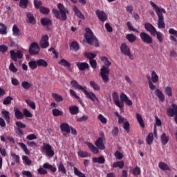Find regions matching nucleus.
<instances>
[{"instance_id":"41","label":"nucleus","mask_w":177,"mask_h":177,"mask_svg":"<svg viewBox=\"0 0 177 177\" xmlns=\"http://www.w3.org/2000/svg\"><path fill=\"white\" fill-rule=\"evenodd\" d=\"M52 97H53V99H55V102H57L58 103L60 102H63V97L57 93H52Z\"/></svg>"},{"instance_id":"39","label":"nucleus","mask_w":177,"mask_h":177,"mask_svg":"<svg viewBox=\"0 0 177 177\" xmlns=\"http://www.w3.org/2000/svg\"><path fill=\"white\" fill-rule=\"evenodd\" d=\"M6 26L3 24V23H0V34L2 35H6L8 34V30Z\"/></svg>"},{"instance_id":"30","label":"nucleus","mask_w":177,"mask_h":177,"mask_svg":"<svg viewBox=\"0 0 177 177\" xmlns=\"http://www.w3.org/2000/svg\"><path fill=\"white\" fill-rule=\"evenodd\" d=\"M160 140H161L162 145L165 146V145H167V143L169 142V137L167 136V133H162V134L160 136Z\"/></svg>"},{"instance_id":"56","label":"nucleus","mask_w":177,"mask_h":177,"mask_svg":"<svg viewBox=\"0 0 177 177\" xmlns=\"http://www.w3.org/2000/svg\"><path fill=\"white\" fill-rule=\"evenodd\" d=\"M12 100H13V97H12L11 96H8L3 101V104H4L5 106H8V104H10V103H12Z\"/></svg>"},{"instance_id":"36","label":"nucleus","mask_w":177,"mask_h":177,"mask_svg":"<svg viewBox=\"0 0 177 177\" xmlns=\"http://www.w3.org/2000/svg\"><path fill=\"white\" fill-rule=\"evenodd\" d=\"M136 119L141 128H145V122L143 121V118H142L140 113H136Z\"/></svg>"},{"instance_id":"52","label":"nucleus","mask_w":177,"mask_h":177,"mask_svg":"<svg viewBox=\"0 0 177 177\" xmlns=\"http://www.w3.org/2000/svg\"><path fill=\"white\" fill-rule=\"evenodd\" d=\"M23 114H24V117L32 118V113H31V112H30V111H28V109H24L23 110Z\"/></svg>"},{"instance_id":"10","label":"nucleus","mask_w":177,"mask_h":177,"mask_svg":"<svg viewBox=\"0 0 177 177\" xmlns=\"http://www.w3.org/2000/svg\"><path fill=\"white\" fill-rule=\"evenodd\" d=\"M82 92L86 96V98L91 100V102H95L96 100V102H99V98H97L96 94H95L93 92L86 91V88H84V91Z\"/></svg>"},{"instance_id":"12","label":"nucleus","mask_w":177,"mask_h":177,"mask_svg":"<svg viewBox=\"0 0 177 177\" xmlns=\"http://www.w3.org/2000/svg\"><path fill=\"white\" fill-rule=\"evenodd\" d=\"M29 53L30 55H38L39 53V46H38V43L33 42L30 44Z\"/></svg>"},{"instance_id":"25","label":"nucleus","mask_w":177,"mask_h":177,"mask_svg":"<svg viewBox=\"0 0 177 177\" xmlns=\"http://www.w3.org/2000/svg\"><path fill=\"white\" fill-rule=\"evenodd\" d=\"M158 167L162 171H171V167H169V166L164 162H160L158 163Z\"/></svg>"},{"instance_id":"46","label":"nucleus","mask_w":177,"mask_h":177,"mask_svg":"<svg viewBox=\"0 0 177 177\" xmlns=\"http://www.w3.org/2000/svg\"><path fill=\"white\" fill-rule=\"evenodd\" d=\"M127 39H128L129 41L130 42H135L136 41V35L134 34H128L126 36Z\"/></svg>"},{"instance_id":"38","label":"nucleus","mask_w":177,"mask_h":177,"mask_svg":"<svg viewBox=\"0 0 177 177\" xmlns=\"http://www.w3.org/2000/svg\"><path fill=\"white\" fill-rule=\"evenodd\" d=\"M1 114L3 116L4 120H6V122H9L10 121V115L9 111L5 110L1 111Z\"/></svg>"},{"instance_id":"1","label":"nucleus","mask_w":177,"mask_h":177,"mask_svg":"<svg viewBox=\"0 0 177 177\" xmlns=\"http://www.w3.org/2000/svg\"><path fill=\"white\" fill-rule=\"evenodd\" d=\"M151 6L153 7V10H155L157 16H158V28H165V22H164V15L163 14L167 13V10L165 8H160L157 4H155L154 2L151 1L149 2Z\"/></svg>"},{"instance_id":"35","label":"nucleus","mask_w":177,"mask_h":177,"mask_svg":"<svg viewBox=\"0 0 177 177\" xmlns=\"http://www.w3.org/2000/svg\"><path fill=\"white\" fill-rule=\"evenodd\" d=\"M58 64H59V66H63L64 67H71V64L64 59H62L60 61H59Z\"/></svg>"},{"instance_id":"42","label":"nucleus","mask_w":177,"mask_h":177,"mask_svg":"<svg viewBox=\"0 0 177 177\" xmlns=\"http://www.w3.org/2000/svg\"><path fill=\"white\" fill-rule=\"evenodd\" d=\"M77 154L79 157H81V158H86V157L91 156V154H89V153L81 150L78 151Z\"/></svg>"},{"instance_id":"44","label":"nucleus","mask_w":177,"mask_h":177,"mask_svg":"<svg viewBox=\"0 0 177 177\" xmlns=\"http://www.w3.org/2000/svg\"><path fill=\"white\" fill-rule=\"evenodd\" d=\"M73 169H74V174L76 176H78V177H86V176H85V174L84 173H82L80 171H79V169L77 167H74Z\"/></svg>"},{"instance_id":"11","label":"nucleus","mask_w":177,"mask_h":177,"mask_svg":"<svg viewBox=\"0 0 177 177\" xmlns=\"http://www.w3.org/2000/svg\"><path fill=\"white\" fill-rule=\"evenodd\" d=\"M112 97L114 100V103L117 107H119V109H123L124 107V102H120V96H118V93L117 92H113L112 93Z\"/></svg>"},{"instance_id":"2","label":"nucleus","mask_w":177,"mask_h":177,"mask_svg":"<svg viewBox=\"0 0 177 177\" xmlns=\"http://www.w3.org/2000/svg\"><path fill=\"white\" fill-rule=\"evenodd\" d=\"M102 62L105 64L100 69V75L104 84L107 83L109 81V75H110V69L109 68L110 66H111V62L109 61V58L107 57H101Z\"/></svg>"},{"instance_id":"59","label":"nucleus","mask_w":177,"mask_h":177,"mask_svg":"<svg viewBox=\"0 0 177 177\" xmlns=\"http://www.w3.org/2000/svg\"><path fill=\"white\" fill-rule=\"evenodd\" d=\"M127 26L128 28V30H129L130 31H134V32H139V30L133 28V26H132V24H131V21H128L127 23Z\"/></svg>"},{"instance_id":"47","label":"nucleus","mask_w":177,"mask_h":177,"mask_svg":"<svg viewBox=\"0 0 177 177\" xmlns=\"http://www.w3.org/2000/svg\"><path fill=\"white\" fill-rule=\"evenodd\" d=\"M90 86L94 89V91H100V86L95 82V81H91Z\"/></svg>"},{"instance_id":"5","label":"nucleus","mask_w":177,"mask_h":177,"mask_svg":"<svg viewBox=\"0 0 177 177\" xmlns=\"http://www.w3.org/2000/svg\"><path fill=\"white\" fill-rule=\"evenodd\" d=\"M121 53H123L125 56H129L130 59H133L132 54L131 53V48L126 44V43H122L120 46Z\"/></svg>"},{"instance_id":"26","label":"nucleus","mask_w":177,"mask_h":177,"mask_svg":"<svg viewBox=\"0 0 177 177\" xmlns=\"http://www.w3.org/2000/svg\"><path fill=\"white\" fill-rule=\"evenodd\" d=\"M41 23L44 27H49V26H52V21L49 19V18H42L41 19Z\"/></svg>"},{"instance_id":"63","label":"nucleus","mask_w":177,"mask_h":177,"mask_svg":"<svg viewBox=\"0 0 177 177\" xmlns=\"http://www.w3.org/2000/svg\"><path fill=\"white\" fill-rule=\"evenodd\" d=\"M123 128H124V131L127 132V133H129V132H130V129H129V128H130L129 122H128V121L124 122Z\"/></svg>"},{"instance_id":"60","label":"nucleus","mask_w":177,"mask_h":177,"mask_svg":"<svg viewBox=\"0 0 177 177\" xmlns=\"http://www.w3.org/2000/svg\"><path fill=\"white\" fill-rule=\"evenodd\" d=\"M9 70L10 71H11V73H17L18 71V69L17 68H16V66H15V64H13V62H11L10 64V66H9Z\"/></svg>"},{"instance_id":"31","label":"nucleus","mask_w":177,"mask_h":177,"mask_svg":"<svg viewBox=\"0 0 177 177\" xmlns=\"http://www.w3.org/2000/svg\"><path fill=\"white\" fill-rule=\"evenodd\" d=\"M156 35L158 41H159V42L161 44V42L164 41V35L161 32L156 30V32L152 35V37H156Z\"/></svg>"},{"instance_id":"53","label":"nucleus","mask_w":177,"mask_h":177,"mask_svg":"<svg viewBox=\"0 0 177 177\" xmlns=\"http://www.w3.org/2000/svg\"><path fill=\"white\" fill-rule=\"evenodd\" d=\"M58 171L59 172H62V174H64V175H66L67 174V170H66V167H64V165L61 163L58 166Z\"/></svg>"},{"instance_id":"19","label":"nucleus","mask_w":177,"mask_h":177,"mask_svg":"<svg viewBox=\"0 0 177 177\" xmlns=\"http://www.w3.org/2000/svg\"><path fill=\"white\" fill-rule=\"evenodd\" d=\"M75 64L80 71H85V70L89 68V64L86 62H76Z\"/></svg>"},{"instance_id":"37","label":"nucleus","mask_w":177,"mask_h":177,"mask_svg":"<svg viewBox=\"0 0 177 177\" xmlns=\"http://www.w3.org/2000/svg\"><path fill=\"white\" fill-rule=\"evenodd\" d=\"M154 140V136L153 133H149L146 138V142L147 145H153V142Z\"/></svg>"},{"instance_id":"50","label":"nucleus","mask_w":177,"mask_h":177,"mask_svg":"<svg viewBox=\"0 0 177 177\" xmlns=\"http://www.w3.org/2000/svg\"><path fill=\"white\" fill-rule=\"evenodd\" d=\"M97 120L100 121L102 124H107V118L104 117L102 114H99L97 116Z\"/></svg>"},{"instance_id":"20","label":"nucleus","mask_w":177,"mask_h":177,"mask_svg":"<svg viewBox=\"0 0 177 177\" xmlns=\"http://www.w3.org/2000/svg\"><path fill=\"white\" fill-rule=\"evenodd\" d=\"M95 146L100 149V150H104L106 147L104 146V143L103 142V138L99 137L95 143Z\"/></svg>"},{"instance_id":"21","label":"nucleus","mask_w":177,"mask_h":177,"mask_svg":"<svg viewBox=\"0 0 177 177\" xmlns=\"http://www.w3.org/2000/svg\"><path fill=\"white\" fill-rule=\"evenodd\" d=\"M155 95L158 97L160 102H165V95H164V93L160 89H156Z\"/></svg>"},{"instance_id":"3","label":"nucleus","mask_w":177,"mask_h":177,"mask_svg":"<svg viewBox=\"0 0 177 177\" xmlns=\"http://www.w3.org/2000/svg\"><path fill=\"white\" fill-rule=\"evenodd\" d=\"M57 8L59 11L55 8H53L52 10L56 19L58 20H62L63 21L67 20V13H68V10L66 9L64 6H63V4L61 3L57 4Z\"/></svg>"},{"instance_id":"54","label":"nucleus","mask_w":177,"mask_h":177,"mask_svg":"<svg viewBox=\"0 0 177 177\" xmlns=\"http://www.w3.org/2000/svg\"><path fill=\"white\" fill-rule=\"evenodd\" d=\"M18 145H19V146H20V147H21V149H23L24 151L26 154H30V151L27 148V146L26 145V144H24L23 142H19Z\"/></svg>"},{"instance_id":"28","label":"nucleus","mask_w":177,"mask_h":177,"mask_svg":"<svg viewBox=\"0 0 177 177\" xmlns=\"http://www.w3.org/2000/svg\"><path fill=\"white\" fill-rule=\"evenodd\" d=\"M93 162H97V164H104L106 162V159L103 156H101L98 158H93Z\"/></svg>"},{"instance_id":"33","label":"nucleus","mask_w":177,"mask_h":177,"mask_svg":"<svg viewBox=\"0 0 177 177\" xmlns=\"http://www.w3.org/2000/svg\"><path fill=\"white\" fill-rule=\"evenodd\" d=\"M37 64L39 67H48V62L44 59H39L37 60Z\"/></svg>"},{"instance_id":"24","label":"nucleus","mask_w":177,"mask_h":177,"mask_svg":"<svg viewBox=\"0 0 177 177\" xmlns=\"http://www.w3.org/2000/svg\"><path fill=\"white\" fill-rule=\"evenodd\" d=\"M71 50H74V52H78L80 50V44L78 42L73 41L70 44Z\"/></svg>"},{"instance_id":"49","label":"nucleus","mask_w":177,"mask_h":177,"mask_svg":"<svg viewBox=\"0 0 177 177\" xmlns=\"http://www.w3.org/2000/svg\"><path fill=\"white\" fill-rule=\"evenodd\" d=\"M151 80L152 82L156 84V82H158V75H157V73L156 71H152L151 73Z\"/></svg>"},{"instance_id":"14","label":"nucleus","mask_w":177,"mask_h":177,"mask_svg":"<svg viewBox=\"0 0 177 177\" xmlns=\"http://www.w3.org/2000/svg\"><path fill=\"white\" fill-rule=\"evenodd\" d=\"M26 23L28 24H37V19H35V17H34V14H32L31 12H28L26 14Z\"/></svg>"},{"instance_id":"7","label":"nucleus","mask_w":177,"mask_h":177,"mask_svg":"<svg viewBox=\"0 0 177 177\" xmlns=\"http://www.w3.org/2000/svg\"><path fill=\"white\" fill-rule=\"evenodd\" d=\"M43 151L46 152L48 157H53L55 156V151L52 149V146L49 144L44 143Z\"/></svg>"},{"instance_id":"57","label":"nucleus","mask_w":177,"mask_h":177,"mask_svg":"<svg viewBox=\"0 0 177 177\" xmlns=\"http://www.w3.org/2000/svg\"><path fill=\"white\" fill-rule=\"evenodd\" d=\"M85 57H86L87 59H89V61L91 60H93L95 59V57H96V55L93 54L92 53H86L84 54Z\"/></svg>"},{"instance_id":"8","label":"nucleus","mask_w":177,"mask_h":177,"mask_svg":"<svg viewBox=\"0 0 177 177\" xmlns=\"http://www.w3.org/2000/svg\"><path fill=\"white\" fill-rule=\"evenodd\" d=\"M140 37L145 44H153V37L145 32H142L140 35Z\"/></svg>"},{"instance_id":"43","label":"nucleus","mask_w":177,"mask_h":177,"mask_svg":"<svg viewBox=\"0 0 177 177\" xmlns=\"http://www.w3.org/2000/svg\"><path fill=\"white\" fill-rule=\"evenodd\" d=\"M113 168H120L122 169L124 168V162L123 161H118L115 162L113 164Z\"/></svg>"},{"instance_id":"29","label":"nucleus","mask_w":177,"mask_h":177,"mask_svg":"<svg viewBox=\"0 0 177 177\" xmlns=\"http://www.w3.org/2000/svg\"><path fill=\"white\" fill-rule=\"evenodd\" d=\"M88 149L91 150V151H92V153H93V154H97V153H99V149H97V147H95V145H93V144L91 143V142H87L86 143Z\"/></svg>"},{"instance_id":"23","label":"nucleus","mask_w":177,"mask_h":177,"mask_svg":"<svg viewBox=\"0 0 177 177\" xmlns=\"http://www.w3.org/2000/svg\"><path fill=\"white\" fill-rule=\"evenodd\" d=\"M69 112L72 115H77L80 113V108L76 105L69 106Z\"/></svg>"},{"instance_id":"27","label":"nucleus","mask_w":177,"mask_h":177,"mask_svg":"<svg viewBox=\"0 0 177 177\" xmlns=\"http://www.w3.org/2000/svg\"><path fill=\"white\" fill-rule=\"evenodd\" d=\"M14 111L15 117L17 120H23V118H24V113L19 109H15Z\"/></svg>"},{"instance_id":"13","label":"nucleus","mask_w":177,"mask_h":177,"mask_svg":"<svg viewBox=\"0 0 177 177\" xmlns=\"http://www.w3.org/2000/svg\"><path fill=\"white\" fill-rule=\"evenodd\" d=\"M95 15L98 17V20H100V21H102V23H104V21H106L108 19L107 14H106L104 11L97 10L95 11Z\"/></svg>"},{"instance_id":"58","label":"nucleus","mask_w":177,"mask_h":177,"mask_svg":"<svg viewBox=\"0 0 177 177\" xmlns=\"http://www.w3.org/2000/svg\"><path fill=\"white\" fill-rule=\"evenodd\" d=\"M165 93L169 96V97H171L172 96V88L169 86H167L165 88Z\"/></svg>"},{"instance_id":"32","label":"nucleus","mask_w":177,"mask_h":177,"mask_svg":"<svg viewBox=\"0 0 177 177\" xmlns=\"http://www.w3.org/2000/svg\"><path fill=\"white\" fill-rule=\"evenodd\" d=\"M43 168H44V169H50V171H51V172H56V171H57V169L55 167H53L52 165H50L49 163H44L43 165Z\"/></svg>"},{"instance_id":"17","label":"nucleus","mask_w":177,"mask_h":177,"mask_svg":"<svg viewBox=\"0 0 177 177\" xmlns=\"http://www.w3.org/2000/svg\"><path fill=\"white\" fill-rule=\"evenodd\" d=\"M145 28L147 30V31L150 32L151 35H154V33L157 32V29H156V27H154V26L150 23H145Z\"/></svg>"},{"instance_id":"22","label":"nucleus","mask_w":177,"mask_h":177,"mask_svg":"<svg viewBox=\"0 0 177 177\" xmlns=\"http://www.w3.org/2000/svg\"><path fill=\"white\" fill-rule=\"evenodd\" d=\"M73 12L79 17V19H81L82 20H85V16H84V14L81 12V11L79 10L78 8L75 6H73Z\"/></svg>"},{"instance_id":"55","label":"nucleus","mask_w":177,"mask_h":177,"mask_svg":"<svg viewBox=\"0 0 177 177\" xmlns=\"http://www.w3.org/2000/svg\"><path fill=\"white\" fill-rule=\"evenodd\" d=\"M21 86L24 88V89L28 91V89L31 88V84L28 83V82L24 81L21 82Z\"/></svg>"},{"instance_id":"62","label":"nucleus","mask_w":177,"mask_h":177,"mask_svg":"<svg viewBox=\"0 0 177 177\" xmlns=\"http://www.w3.org/2000/svg\"><path fill=\"white\" fill-rule=\"evenodd\" d=\"M39 10L42 15H48L50 12L49 8L46 7H40Z\"/></svg>"},{"instance_id":"61","label":"nucleus","mask_w":177,"mask_h":177,"mask_svg":"<svg viewBox=\"0 0 177 177\" xmlns=\"http://www.w3.org/2000/svg\"><path fill=\"white\" fill-rule=\"evenodd\" d=\"M33 3L35 9H39L42 6V1L40 0H34Z\"/></svg>"},{"instance_id":"9","label":"nucleus","mask_w":177,"mask_h":177,"mask_svg":"<svg viewBox=\"0 0 177 177\" xmlns=\"http://www.w3.org/2000/svg\"><path fill=\"white\" fill-rule=\"evenodd\" d=\"M39 46L42 49H46L49 46V36L48 35H44L41 37Z\"/></svg>"},{"instance_id":"6","label":"nucleus","mask_w":177,"mask_h":177,"mask_svg":"<svg viewBox=\"0 0 177 177\" xmlns=\"http://www.w3.org/2000/svg\"><path fill=\"white\" fill-rule=\"evenodd\" d=\"M10 55L13 62H17V59H23V56H24L23 52L20 50H18L17 53L15 52V50H11L10 51Z\"/></svg>"},{"instance_id":"34","label":"nucleus","mask_w":177,"mask_h":177,"mask_svg":"<svg viewBox=\"0 0 177 177\" xmlns=\"http://www.w3.org/2000/svg\"><path fill=\"white\" fill-rule=\"evenodd\" d=\"M12 34L15 35V37H20V35H21V32H20V29L17 28V25L13 26Z\"/></svg>"},{"instance_id":"40","label":"nucleus","mask_w":177,"mask_h":177,"mask_svg":"<svg viewBox=\"0 0 177 177\" xmlns=\"http://www.w3.org/2000/svg\"><path fill=\"white\" fill-rule=\"evenodd\" d=\"M28 66L31 70H35L38 67V64L37 61L32 59L28 62Z\"/></svg>"},{"instance_id":"18","label":"nucleus","mask_w":177,"mask_h":177,"mask_svg":"<svg viewBox=\"0 0 177 177\" xmlns=\"http://www.w3.org/2000/svg\"><path fill=\"white\" fill-rule=\"evenodd\" d=\"M71 85L72 88H75V89H77L78 91H82V92H84V89H86V86L80 85L77 80H72L71 82Z\"/></svg>"},{"instance_id":"15","label":"nucleus","mask_w":177,"mask_h":177,"mask_svg":"<svg viewBox=\"0 0 177 177\" xmlns=\"http://www.w3.org/2000/svg\"><path fill=\"white\" fill-rule=\"evenodd\" d=\"M59 128L61 129V132H64L63 133L64 136H67V133H70L71 132V127L70 125H68V123H62Z\"/></svg>"},{"instance_id":"16","label":"nucleus","mask_w":177,"mask_h":177,"mask_svg":"<svg viewBox=\"0 0 177 177\" xmlns=\"http://www.w3.org/2000/svg\"><path fill=\"white\" fill-rule=\"evenodd\" d=\"M168 115L169 117H175L177 115V105L172 104L167 110Z\"/></svg>"},{"instance_id":"51","label":"nucleus","mask_w":177,"mask_h":177,"mask_svg":"<svg viewBox=\"0 0 177 177\" xmlns=\"http://www.w3.org/2000/svg\"><path fill=\"white\" fill-rule=\"evenodd\" d=\"M19 6L23 8V9H27V6H28V0H20Z\"/></svg>"},{"instance_id":"4","label":"nucleus","mask_w":177,"mask_h":177,"mask_svg":"<svg viewBox=\"0 0 177 177\" xmlns=\"http://www.w3.org/2000/svg\"><path fill=\"white\" fill-rule=\"evenodd\" d=\"M86 34L84 35L87 44L91 45V46H95L98 48L100 46L99 40L96 38V36L93 35V32L89 28L85 29Z\"/></svg>"},{"instance_id":"64","label":"nucleus","mask_w":177,"mask_h":177,"mask_svg":"<svg viewBox=\"0 0 177 177\" xmlns=\"http://www.w3.org/2000/svg\"><path fill=\"white\" fill-rule=\"evenodd\" d=\"M133 175L136 176V175H140L141 171H140V168L139 167H136L133 171H132Z\"/></svg>"},{"instance_id":"48","label":"nucleus","mask_w":177,"mask_h":177,"mask_svg":"<svg viewBox=\"0 0 177 177\" xmlns=\"http://www.w3.org/2000/svg\"><path fill=\"white\" fill-rule=\"evenodd\" d=\"M26 103L30 107L32 110H35L37 109V106L35 105V102L32 101H30V100H26Z\"/></svg>"},{"instance_id":"45","label":"nucleus","mask_w":177,"mask_h":177,"mask_svg":"<svg viewBox=\"0 0 177 177\" xmlns=\"http://www.w3.org/2000/svg\"><path fill=\"white\" fill-rule=\"evenodd\" d=\"M52 113H53V115H54V117H59L60 115H63V114H64L63 111H62L57 109H53Z\"/></svg>"}]
</instances>
